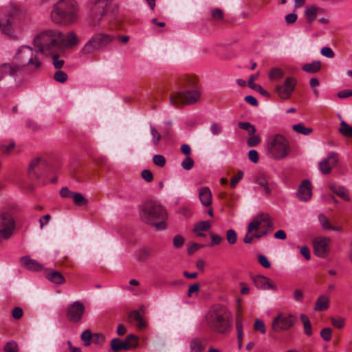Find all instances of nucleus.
<instances>
[{
  "mask_svg": "<svg viewBox=\"0 0 352 352\" xmlns=\"http://www.w3.org/2000/svg\"><path fill=\"white\" fill-rule=\"evenodd\" d=\"M14 60L13 63H4L0 66V81L8 74L14 76L24 69L31 72H36L42 65L41 61L36 58V52L26 45L19 47L14 55Z\"/></svg>",
  "mask_w": 352,
  "mask_h": 352,
  "instance_id": "nucleus-1",
  "label": "nucleus"
},
{
  "mask_svg": "<svg viewBox=\"0 0 352 352\" xmlns=\"http://www.w3.org/2000/svg\"><path fill=\"white\" fill-rule=\"evenodd\" d=\"M232 314L227 307L221 305H215L208 309L204 320L211 331L227 334L232 328Z\"/></svg>",
  "mask_w": 352,
  "mask_h": 352,
  "instance_id": "nucleus-2",
  "label": "nucleus"
},
{
  "mask_svg": "<svg viewBox=\"0 0 352 352\" xmlns=\"http://www.w3.org/2000/svg\"><path fill=\"white\" fill-rule=\"evenodd\" d=\"M60 35L61 32L57 30H47L34 37L33 43L37 50L32 49L36 52V58L38 60V52L46 55L61 52Z\"/></svg>",
  "mask_w": 352,
  "mask_h": 352,
  "instance_id": "nucleus-3",
  "label": "nucleus"
},
{
  "mask_svg": "<svg viewBox=\"0 0 352 352\" xmlns=\"http://www.w3.org/2000/svg\"><path fill=\"white\" fill-rule=\"evenodd\" d=\"M77 3L74 0H60L54 4L51 19L56 23H71L76 20Z\"/></svg>",
  "mask_w": 352,
  "mask_h": 352,
  "instance_id": "nucleus-4",
  "label": "nucleus"
},
{
  "mask_svg": "<svg viewBox=\"0 0 352 352\" xmlns=\"http://www.w3.org/2000/svg\"><path fill=\"white\" fill-rule=\"evenodd\" d=\"M200 96V91L196 85V80L188 78L183 91L170 95V103L175 107L183 104H192L199 100Z\"/></svg>",
  "mask_w": 352,
  "mask_h": 352,
  "instance_id": "nucleus-5",
  "label": "nucleus"
},
{
  "mask_svg": "<svg viewBox=\"0 0 352 352\" xmlns=\"http://www.w3.org/2000/svg\"><path fill=\"white\" fill-rule=\"evenodd\" d=\"M141 218L145 223L153 226L157 230H162L166 228L165 221L167 214L161 205L147 204L142 210Z\"/></svg>",
  "mask_w": 352,
  "mask_h": 352,
  "instance_id": "nucleus-6",
  "label": "nucleus"
},
{
  "mask_svg": "<svg viewBox=\"0 0 352 352\" xmlns=\"http://www.w3.org/2000/svg\"><path fill=\"white\" fill-rule=\"evenodd\" d=\"M114 40V36L108 34H94L84 45L81 52L83 54H92L107 46Z\"/></svg>",
  "mask_w": 352,
  "mask_h": 352,
  "instance_id": "nucleus-7",
  "label": "nucleus"
},
{
  "mask_svg": "<svg viewBox=\"0 0 352 352\" xmlns=\"http://www.w3.org/2000/svg\"><path fill=\"white\" fill-rule=\"evenodd\" d=\"M274 230L271 217L267 213H261L256 216L248 224V232H267V235Z\"/></svg>",
  "mask_w": 352,
  "mask_h": 352,
  "instance_id": "nucleus-8",
  "label": "nucleus"
},
{
  "mask_svg": "<svg viewBox=\"0 0 352 352\" xmlns=\"http://www.w3.org/2000/svg\"><path fill=\"white\" fill-rule=\"evenodd\" d=\"M267 148L271 153L288 154L292 152L288 140L281 134H275L269 137Z\"/></svg>",
  "mask_w": 352,
  "mask_h": 352,
  "instance_id": "nucleus-9",
  "label": "nucleus"
},
{
  "mask_svg": "<svg viewBox=\"0 0 352 352\" xmlns=\"http://www.w3.org/2000/svg\"><path fill=\"white\" fill-rule=\"evenodd\" d=\"M14 12L15 10L10 6L0 8V29L9 36H14L16 32L12 19Z\"/></svg>",
  "mask_w": 352,
  "mask_h": 352,
  "instance_id": "nucleus-10",
  "label": "nucleus"
},
{
  "mask_svg": "<svg viewBox=\"0 0 352 352\" xmlns=\"http://www.w3.org/2000/svg\"><path fill=\"white\" fill-rule=\"evenodd\" d=\"M49 159L46 155H38L33 158L29 164L28 174L31 179H38L50 166Z\"/></svg>",
  "mask_w": 352,
  "mask_h": 352,
  "instance_id": "nucleus-11",
  "label": "nucleus"
},
{
  "mask_svg": "<svg viewBox=\"0 0 352 352\" xmlns=\"http://www.w3.org/2000/svg\"><path fill=\"white\" fill-rule=\"evenodd\" d=\"M15 229V221L12 211H4L0 214V238L8 239Z\"/></svg>",
  "mask_w": 352,
  "mask_h": 352,
  "instance_id": "nucleus-12",
  "label": "nucleus"
},
{
  "mask_svg": "<svg viewBox=\"0 0 352 352\" xmlns=\"http://www.w3.org/2000/svg\"><path fill=\"white\" fill-rule=\"evenodd\" d=\"M296 320V316L292 314L280 313L274 318L272 322V330L275 333L287 331L293 327Z\"/></svg>",
  "mask_w": 352,
  "mask_h": 352,
  "instance_id": "nucleus-13",
  "label": "nucleus"
},
{
  "mask_svg": "<svg viewBox=\"0 0 352 352\" xmlns=\"http://www.w3.org/2000/svg\"><path fill=\"white\" fill-rule=\"evenodd\" d=\"M109 0H97L91 8L89 17V25L91 27L98 26L106 14V8Z\"/></svg>",
  "mask_w": 352,
  "mask_h": 352,
  "instance_id": "nucleus-14",
  "label": "nucleus"
},
{
  "mask_svg": "<svg viewBox=\"0 0 352 352\" xmlns=\"http://www.w3.org/2000/svg\"><path fill=\"white\" fill-rule=\"evenodd\" d=\"M296 84L297 80L294 77H287L282 85L276 86V92L280 98L288 99L294 91Z\"/></svg>",
  "mask_w": 352,
  "mask_h": 352,
  "instance_id": "nucleus-15",
  "label": "nucleus"
},
{
  "mask_svg": "<svg viewBox=\"0 0 352 352\" xmlns=\"http://www.w3.org/2000/svg\"><path fill=\"white\" fill-rule=\"evenodd\" d=\"M85 311L84 304L80 301H75L71 304L66 311V317L72 322H79Z\"/></svg>",
  "mask_w": 352,
  "mask_h": 352,
  "instance_id": "nucleus-16",
  "label": "nucleus"
},
{
  "mask_svg": "<svg viewBox=\"0 0 352 352\" xmlns=\"http://www.w3.org/2000/svg\"><path fill=\"white\" fill-rule=\"evenodd\" d=\"M331 239L329 237H317L314 241V253L317 256L324 258L327 256Z\"/></svg>",
  "mask_w": 352,
  "mask_h": 352,
  "instance_id": "nucleus-17",
  "label": "nucleus"
},
{
  "mask_svg": "<svg viewBox=\"0 0 352 352\" xmlns=\"http://www.w3.org/2000/svg\"><path fill=\"white\" fill-rule=\"evenodd\" d=\"M296 196L300 201H306L312 196V186L309 179H304L300 184L296 192Z\"/></svg>",
  "mask_w": 352,
  "mask_h": 352,
  "instance_id": "nucleus-18",
  "label": "nucleus"
},
{
  "mask_svg": "<svg viewBox=\"0 0 352 352\" xmlns=\"http://www.w3.org/2000/svg\"><path fill=\"white\" fill-rule=\"evenodd\" d=\"M253 282L256 287L262 290L271 289L273 291L277 290L276 285L268 277L257 275L253 278Z\"/></svg>",
  "mask_w": 352,
  "mask_h": 352,
  "instance_id": "nucleus-19",
  "label": "nucleus"
},
{
  "mask_svg": "<svg viewBox=\"0 0 352 352\" xmlns=\"http://www.w3.org/2000/svg\"><path fill=\"white\" fill-rule=\"evenodd\" d=\"M338 162V155H328L327 158L319 163V168L322 173L328 174L331 168L337 164Z\"/></svg>",
  "mask_w": 352,
  "mask_h": 352,
  "instance_id": "nucleus-20",
  "label": "nucleus"
},
{
  "mask_svg": "<svg viewBox=\"0 0 352 352\" xmlns=\"http://www.w3.org/2000/svg\"><path fill=\"white\" fill-rule=\"evenodd\" d=\"M199 198L203 206H210L212 200V192L208 187H203L199 190Z\"/></svg>",
  "mask_w": 352,
  "mask_h": 352,
  "instance_id": "nucleus-21",
  "label": "nucleus"
},
{
  "mask_svg": "<svg viewBox=\"0 0 352 352\" xmlns=\"http://www.w3.org/2000/svg\"><path fill=\"white\" fill-rule=\"evenodd\" d=\"M79 40L76 36V34L74 32H69L65 38H62V34L60 35V44H61V51L63 50V45H65L67 47H71L74 45L78 44Z\"/></svg>",
  "mask_w": 352,
  "mask_h": 352,
  "instance_id": "nucleus-22",
  "label": "nucleus"
},
{
  "mask_svg": "<svg viewBox=\"0 0 352 352\" xmlns=\"http://www.w3.org/2000/svg\"><path fill=\"white\" fill-rule=\"evenodd\" d=\"M21 263L26 269L32 271H39L43 268L40 263L28 256L23 257L21 258Z\"/></svg>",
  "mask_w": 352,
  "mask_h": 352,
  "instance_id": "nucleus-23",
  "label": "nucleus"
},
{
  "mask_svg": "<svg viewBox=\"0 0 352 352\" xmlns=\"http://www.w3.org/2000/svg\"><path fill=\"white\" fill-rule=\"evenodd\" d=\"M329 188L333 193L336 194L339 197L344 201H349L351 200L349 191L344 186L331 185L329 186Z\"/></svg>",
  "mask_w": 352,
  "mask_h": 352,
  "instance_id": "nucleus-24",
  "label": "nucleus"
},
{
  "mask_svg": "<svg viewBox=\"0 0 352 352\" xmlns=\"http://www.w3.org/2000/svg\"><path fill=\"white\" fill-rule=\"evenodd\" d=\"M46 278L51 282L60 285L63 284L65 282V278L63 276V274L56 270H50L46 274Z\"/></svg>",
  "mask_w": 352,
  "mask_h": 352,
  "instance_id": "nucleus-25",
  "label": "nucleus"
},
{
  "mask_svg": "<svg viewBox=\"0 0 352 352\" xmlns=\"http://www.w3.org/2000/svg\"><path fill=\"white\" fill-rule=\"evenodd\" d=\"M210 228L211 225L209 221H201L195 225L192 231L198 236H205L206 234L202 232L208 231Z\"/></svg>",
  "mask_w": 352,
  "mask_h": 352,
  "instance_id": "nucleus-26",
  "label": "nucleus"
},
{
  "mask_svg": "<svg viewBox=\"0 0 352 352\" xmlns=\"http://www.w3.org/2000/svg\"><path fill=\"white\" fill-rule=\"evenodd\" d=\"M329 307V298L327 296H320L315 304L314 309L316 311L327 310Z\"/></svg>",
  "mask_w": 352,
  "mask_h": 352,
  "instance_id": "nucleus-27",
  "label": "nucleus"
},
{
  "mask_svg": "<svg viewBox=\"0 0 352 352\" xmlns=\"http://www.w3.org/2000/svg\"><path fill=\"white\" fill-rule=\"evenodd\" d=\"M111 349L113 352H119L120 351H128L129 346L120 338H113L110 343Z\"/></svg>",
  "mask_w": 352,
  "mask_h": 352,
  "instance_id": "nucleus-28",
  "label": "nucleus"
},
{
  "mask_svg": "<svg viewBox=\"0 0 352 352\" xmlns=\"http://www.w3.org/2000/svg\"><path fill=\"white\" fill-rule=\"evenodd\" d=\"M82 340L84 342L85 346H89L91 344V340L95 338H102V335L99 333L92 334L89 330L84 331L80 336Z\"/></svg>",
  "mask_w": 352,
  "mask_h": 352,
  "instance_id": "nucleus-29",
  "label": "nucleus"
},
{
  "mask_svg": "<svg viewBox=\"0 0 352 352\" xmlns=\"http://www.w3.org/2000/svg\"><path fill=\"white\" fill-rule=\"evenodd\" d=\"M256 78V76L252 75L250 76L248 80V85L250 86V87L255 91H258L261 95L269 97L270 94L267 91L263 89V88L260 85L254 83V80Z\"/></svg>",
  "mask_w": 352,
  "mask_h": 352,
  "instance_id": "nucleus-30",
  "label": "nucleus"
},
{
  "mask_svg": "<svg viewBox=\"0 0 352 352\" xmlns=\"http://www.w3.org/2000/svg\"><path fill=\"white\" fill-rule=\"evenodd\" d=\"M236 328L237 330V339H238V344H239V348L241 349L242 347V342H243V324H242V318L238 314L236 316Z\"/></svg>",
  "mask_w": 352,
  "mask_h": 352,
  "instance_id": "nucleus-31",
  "label": "nucleus"
},
{
  "mask_svg": "<svg viewBox=\"0 0 352 352\" xmlns=\"http://www.w3.org/2000/svg\"><path fill=\"white\" fill-rule=\"evenodd\" d=\"M190 352H203L205 345L201 340L194 338L190 342Z\"/></svg>",
  "mask_w": 352,
  "mask_h": 352,
  "instance_id": "nucleus-32",
  "label": "nucleus"
},
{
  "mask_svg": "<svg viewBox=\"0 0 352 352\" xmlns=\"http://www.w3.org/2000/svg\"><path fill=\"white\" fill-rule=\"evenodd\" d=\"M321 62L315 60L310 63H307L303 65L302 70L309 73H316L320 70Z\"/></svg>",
  "mask_w": 352,
  "mask_h": 352,
  "instance_id": "nucleus-33",
  "label": "nucleus"
},
{
  "mask_svg": "<svg viewBox=\"0 0 352 352\" xmlns=\"http://www.w3.org/2000/svg\"><path fill=\"white\" fill-rule=\"evenodd\" d=\"M300 320L302 321V323L303 324L304 328V333L307 336H311L313 334L312 332V326L311 324V322L309 320V318L308 316L305 314H301L300 315Z\"/></svg>",
  "mask_w": 352,
  "mask_h": 352,
  "instance_id": "nucleus-34",
  "label": "nucleus"
},
{
  "mask_svg": "<svg viewBox=\"0 0 352 352\" xmlns=\"http://www.w3.org/2000/svg\"><path fill=\"white\" fill-rule=\"evenodd\" d=\"M129 318L130 320L134 319L138 322L137 327L140 329H143L146 324L143 320L142 316L139 311L134 310L129 314Z\"/></svg>",
  "mask_w": 352,
  "mask_h": 352,
  "instance_id": "nucleus-35",
  "label": "nucleus"
},
{
  "mask_svg": "<svg viewBox=\"0 0 352 352\" xmlns=\"http://www.w3.org/2000/svg\"><path fill=\"white\" fill-rule=\"evenodd\" d=\"M266 235H267V232H265H265L262 231L260 232H248V231L247 234H245V236L243 239V241L245 243L249 244V243H251L254 239H260Z\"/></svg>",
  "mask_w": 352,
  "mask_h": 352,
  "instance_id": "nucleus-36",
  "label": "nucleus"
},
{
  "mask_svg": "<svg viewBox=\"0 0 352 352\" xmlns=\"http://www.w3.org/2000/svg\"><path fill=\"white\" fill-rule=\"evenodd\" d=\"M318 219H319V221H320L321 226L325 230L340 231L341 229L340 227H335V226H331L330 222L329 221L327 217L323 214H320L318 216Z\"/></svg>",
  "mask_w": 352,
  "mask_h": 352,
  "instance_id": "nucleus-37",
  "label": "nucleus"
},
{
  "mask_svg": "<svg viewBox=\"0 0 352 352\" xmlns=\"http://www.w3.org/2000/svg\"><path fill=\"white\" fill-rule=\"evenodd\" d=\"M292 129L295 132L302 134L303 135H309L313 131L312 128L307 127L302 124H296L293 125Z\"/></svg>",
  "mask_w": 352,
  "mask_h": 352,
  "instance_id": "nucleus-38",
  "label": "nucleus"
},
{
  "mask_svg": "<svg viewBox=\"0 0 352 352\" xmlns=\"http://www.w3.org/2000/svg\"><path fill=\"white\" fill-rule=\"evenodd\" d=\"M60 52H56L55 53L47 54L45 55L52 58V64L56 69H60L65 63L64 60L60 58Z\"/></svg>",
  "mask_w": 352,
  "mask_h": 352,
  "instance_id": "nucleus-39",
  "label": "nucleus"
},
{
  "mask_svg": "<svg viewBox=\"0 0 352 352\" xmlns=\"http://www.w3.org/2000/svg\"><path fill=\"white\" fill-rule=\"evenodd\" d=\"M256 182L263 188L265 194L270 195L271 192V190L269 188L268 182L265 178V177L263 175H259L256 178Z\"/></svg>",
  "mask_w": 352,
  "mask_h": 352,
  "instance_id": "nucleus-40",
  "label": "nucleus"
},
{
  "mask_svg": "<svg viewBox=\"0 0 352 352\" xmlns=\"http://www.w3.org/2000/svg\"><path fill=\"white\" fill-rule=\"evenodd\" d=\"M305 15L307 21L309 23H312L317 16V8L314 6L307 8L305 10Z\"/></svg>",
  "mask_w": 352,
  "mask_h": 352,
  "instance_id": "nucleus-41",
  "label": "nucleus"
},
{
  "mask_svg": "<svg viewBox=\"0 0 352 352\" xmlns=\"http://www.w3.org/2000/svg\"><path fill=\"white\" fill-rule=\"evenodd\" d=\"M340 132L346 137L352 138V126H350L344 121L340 123Z\"/></svg>",
  "mask_w": 352,
  "mask_h": 352,
  "instance_id": "nucleus-42",
  "label": "nucleus"
},
{
  "mask_svg": "<svg viewBox=\"0 0 352 352\" xmlns=\"http://www.w3.org/2000/svg\"><path fill=\"white\" fill-rule=\"evenodd\" d=\"M238 125L240 129L247 131L249 135H254L256 133L255 126L250 122H240Z\"/></svg>",
  "mask_w": 352,
  "mask_h": 352,
  "instance_id": "nucleus-43",
  "label": "nucleus"
},
{
  "mask_svg": "<svg viewBox=\"0 0 352 352\" xmlns=\"http://www.w3.org/2000/svg\"><path fill=\"white\" fill-rule=\"evenodd\" d=\"M138 338L137 336H135L133 334H130L126 337V339L124 341V342L126 343V344L129 346V349L136 347L138 346Z\"/></svg>",
  "mask_w": 352,
  "mask_h": 352,
  "instance_id": "nucleus-44",
  "label": "nucleus"
},
{
  "mask_svg": "<svg viewBox=\"0 0 352 352\" xmlns=\"http://www.w3.org/2000/svg\"><path fill=\"white\" fill-rule=\"evenodd\" d=\"M283 72L279 68H273L269 74V78L272 80H278L283 78Z\"/></svg>",
  "mask_w": 352,
  "mask_h": 352,
  "instance_id": "nucleus-45",
  "label": "nucleus"
},
{
  "mask_svg": "<svg viewBox=\"0 0 352 352\" xmlns=\"http://www.w3.org/2000/svg\"><path fill=\"white\" fill-rule=\"evenodd\" d=\"M72 199H73L74 202L78 206L86 205L87 203V201L82 196V195L78 192H74V194L72 195Z\"/></svg>",
  "mask_w": 352,
  "mask_h": 352,
  "instance_id": "nucleus-46",
  "label": "nucleus"
},
{
  "mask_svg": "<svg viewBox=\"0 0 352 352\" xmlns=\"http://www.w3.org/2000/svg\"><path fill=\"white\" fill-rule=\"evenodd\" d=\"M15 146V144L12 141H10L8 142H4L0 145V151L3 153H10L14 151V148ZM16 152H19V151H15Z\"/></svg>",
  "mask_w": 352,
  "mask_h": 352,
  "instance_id": "nucleus-47",
  "label": "nucleus"
},
{
  "mask_svg": "<svg viewBox=\"0 0 352 352\" xmlns=\"http://www.w3.org/2000/svg\"><path fill=\"white\" fill-rule=\"evenodd\" d=\"M331 324L336 329H342L345 326V319L341 317L331 318Z\"/></svg>",
  "mask_w": 352,
  "mask_h": 352,
  "instance_id": "nucleus-48",
  "label": "nucleus"
},
{
  "mask_svg": "<svg viewBox=\"0 0 352 352\" xmlns=\"http://www.w3.org/2000/svg\"><path fill=\"white\" fill-rule=\"evenodd\" d=\"M226 239L229 244H230V245L234 244L237 241V235H236V232L232 229H230V230H227Z\"/></svg>",
  "mask_w": 352,
  "mask_h": 352,
  "instance_id": "nucleus-49",
  "label": "nucleus"
},
{
  "mask_svg": "<svg viewBox=\"0 0 352 352\" xmlns=\"http://www.w3.org/2000/svg\"><path fill=\"white\" fill-rule=\"evenodd\" d=\"M54 78L56 81L63 83L67 81V75L65 72L62 70H58L55 72Z\"/></svg>",
  "mask_w": 352,
  "mask_h": 352,
  "instance_id": "nucleus-50",
  "label": "nucleus"
},
{
  "mask_svg": "<svg viewBox=\"0 0 352 352\" xmlns=\"http://www.w3.org/2000/svg\"><path fill=\"white\" fill-rule=\"evenodd\" d=\"M320 336L324 341H330L332 338V329L329 327L323 328L320 331Z\"/></svg>",
  "mask_w": 352,
  "mask_h": 352,
  "instance_id": "nucleus-51",
  "label": "nucleus"
},
{
  "mask_svg": "<svg viewBox=\"0 0 352 352\" xmlns=\"http://www.w3.org/2000/svg\"><path fill=\"white\" fill-rule=\"evenodd\" d=\"M194 160L188 155L182 162V166L184 170H190L194 166Z\"/></svg>",
  "mask_w": 352,
  "mask_h": 352,
  "instance_id": "nucleus-52",
  "label": "nucleus"
},
{
  "mask_svg": "<svg viewBox=\"0 0 352 352\" xmlns=\"http://www.w3.org/2000/svg\"><path fill=\"white\" fill-rule=\"evenodd\" d=\"M254 328L255 330L259 331L262 334H265L266 332L265 324L260 319H256L255 320Z\"/></svg>",
  "mask_w": 352,
  "mask_h": 352,
  "instance_id": "nucleus-53",
  "label": "nucleus"
},
{
  "mask_svg": "<svg viewBox=\"0 0 352 352\" xmlns=\"http://www.w3.org/2000/svg\"><path fill=\"white\" fill-rule=\"evenodd\" d=\"M136 256L138 261H144L148 258L149 252L146 249L140 250L137 252Z\"/></svg>",
  "mask_w": 352,
  "mask_h": 352,
  "instance_id": "nucleus-54",
  "label": "nucleus"
},
{
  "mask_svg": "<svg viewBox=\"0 0 352 352\" xmlns=\"http://www.w3.org/2000/svg\"><path fill=\"white\" fill-rule=\"evenodd\" d=\"M210 129L214 135H219L223 130L222 126L217 122H212Z\"/></svg>",
  "mask_w": 352,
  "mask_h": 352,
  "instance_id": "nucleus-55",
  "label": "nucleus"
},
{
  "mask_svg": "<svg viewBox=\"0 0 352 352\" xmlns=\"http://www.w3.org/2000/svg\"><path fill=\"white\" fill-rule=\"evenodd\" d=\"M249 138L247 141V144L249 146H255L257 144H259L261 140L260 138L258 135H249Z\"/></svg>",
  "mask_w": 352,
  "mask_h": 352,
  "instance_id": "nucleus-56",
  "label": "nucleus"
},
{
  "mask_svg": "<svg viewBox=\"0 0 352 352\" xmlns=\"http://www.w3.org/2000/svg\"><path fill=\"white\" fill-rule=\"evenodd\" d=\"M6 352H18V346L15 342L11 341L8 342L4 346Z\"/></svg>",
  "mask_w": 352,
  "mask_h": 352,
  "instance_id": "nucleus-57",
  "label": "nucleus"
},
{
  "mask_svg": "<svg viewBox=\"0 0 352 352\" xmlns=\"http://www.w3.org/2000/svg\"><path fill=\"white\" fill-rule=\"evenodd\" d=\"M258 261L261 265H262L265 268H270L271 266L270 262L268 258L263 254H261L258 256Z\"/></svg>",
  "mask_w": 352,
  "mask_h": 352,
  "instance_id": "nucleus-58",
  "label": "nucleus"
},
{
  "mask_svg": "<svg viewBox=\"0 0 352 352\" xmlns=\"http://www.w3.org/2000/svg\"><path fill=\"white\" fill-rule=\"evenodd\" d=\"M154 164L160 167H163L166 164L164 155H154L153 158Z\"/></svg>",
  "mask_w": 352,
  "mask_h": 352,
  "instance_id": "nucleus-59",
  "label": "nucleus"
},
{
  "mask_svg": "<svg viewBox=\"0 0 352 352\" xmlns=\"http://www.w3.org/2000/svg\"><path fill=\"white\" fill-rule=\"evenodd\" d=\"M243 172L242 170H239L237 173V175L231 179V181H230L231 187L234 188L236 186V184H238V182L243 178Z\"/></svg>",
  "mask_w": 352,
  "mask_h": 352,
  "instance_id": "nucleus-60",
  "label": "nucleus"
},
{
  "mask_svg": "<svg viewBox=\"0 0 352 352\" xmlns=\"http://www.w3.org/2000/svg\"><path fill=\"white\" fill-rule=\"evenodd\" d=\"M210 237H211V242L210 244V246H214V245H219L221 243L222 239H223L222 237H221L220 236L217 235L213 233L210 234Z\"/></svg>",
  "mask_w": 352,
  "mask_h": 352,
  "instance_id": "nucleus-61",
  "label": "nucleus"
},
{
  "mask_svg": "<svg viewBox=\"0 0 352 352\" xmlns=\"http://www.w3.org/2000/svg\"><path fill=\"white\" fill-rule=\"evenodd\" d=\"M151 132L153 136V140L154 144H157L161 139V135L158 131L153 126L151 127Z\"/></svg>",
  "mask_w": 352,
  "mask_h": 352,
  "instance_id": "nucleus-62",
  "label": "nucleus"
},
{
  "mask_svg": "<svg viewBox=\"0 0 352 352\" xmlns=\"http://www.w3.org/2000/svg\"><path fill=\"white\" fill-rule=\"evenodd\" d=\"M184 243V239L181 235H176L173 238V245L176 248H181Z\"/></svg>",
  "mask_w": 352,
  "mask_h": 352,
  "instance_id": "nucleus-63",
  "label": "nucleus"
},
{
  "mask_svg": "<svg viewBox=\"0 0 352 352\" xmlns=\"http://www.w3.org/2000/svg\"><path fill=\"white\" fill-rule=\"evenodd\" d=\"M23 313V309L21 307H16L12 309V316L14 319L19 320L22 317Z\"/></svg>",
  "mask_w": 352,
  "mask_h": 352,
  "instance_id": "nucleus-64",
  "label": "nucleus"
}]
</instances>
